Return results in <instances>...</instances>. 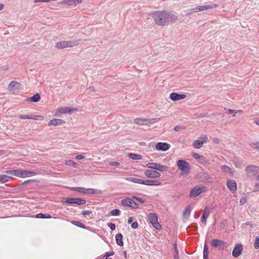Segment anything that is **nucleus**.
<instances>
[{"label":"nucleus","mask_w":259,"mask_h":259,"mask_svg":"<svg viewBox=\"0 0 259 259\" xmlns=\"http://www.w3.org/2000/svg\"><path fill=\"white\" fill-rule=\"evenodd\" d=\"M247 202V199L245 197H242L240 199L239 204L243 205Z\"/></svg>","instance_id":"obj_54"},{"label":"nucleus","mask_w":259,"mask_h":259,"mask_svg":"<svg viewBox=\"0 0 259 259\" xmlns=\"http://www.w3.org/2000/svg\"><path fill=\"white\" fill-rule=\"evenodd\" d=\"M222 240L218 239H213L211 240L210 245L212 247H219Z\"/></svg>","instance_id":"obj_34"},{"label":"nucleus","mask_w":259,"mask_h":259,"mask_svg":"<svg viewBox=\"0 0 259 259\" xmlns=\"http://www.w3.org/2000/svg\"><path fill=\"white\" fill-rule=\"evenodd\" d=\"M227 247V243L223 240H222L220 245L219 246V249L223 250L225 248Z\"/></svg>","instance_id":"obj_48"},{"label":"nucleus","mask_w":259,"mask_h":259,"mask_svg":"<svg viewBox=\"0 0 259 259\" xmlns=\"http://www.w3.org/2000/svg\"><path fill=\"white\" fill-rule=\"evenodd\" d=\"M19 117L20 119H31L37 120H41L44 119L43 116L40 115H26V114H20L19 115Z\"/></svg>","instance_id":"obj_16"},{"label":"nucleus","mask_w":259,"mask_h":259,"mask_svg":"<svg viewBox=\"0 0 259 259\" xmlns=\"http://www.w3.org/2000/svg\"><path fill=\"white\" fill-rule=\"evenodd\" d=\"M34 181H35V180H28L25 181L24 182H23L21 184V185H24L27 184L31 183V182H34Z\"/></svg>","instance_id":"obj_61"},{"label":"nucleus","mask_w":259,"mask_h":259,"mask_svg":"<svg viewBox=\"0 0 259 259\" xmlns=\"http://www.w3.org/2000/svg\"><path fill=\"white\" fill-rule=\"evenodd\" d=\"M122 239L123 235L121 233H118L115 235L116 244L119 246H122L124 244Z\"/></svg>","instance_id":"obj_28"},{"label":"nucleus","mask_w":259,"mask_h":259,"mask_svg":"<svg viewBox=\"0 0 259 259\" xmlns=\"http://www.w3.org/2000/svg\"><path fill=\"white\" fill-rule=\"evenodd\" d=\"M206 188L205 186H203L201 188L195 187L190 191L189 196L190 197H196L201 193L204 192Z\"/></svg>","instance_id":"obj_10"},{"label":"nucleus","mask_w":259,"mask_h":259,"mask_svg":"<svg viewBox=\"0 0 259 259\" xmlns=\"http://www.w3.org/2000/svg\"><path fill=\"white\" fill-rule=\"evenodd\" d=\"M186 97L185 94H179L175 92H172L170 94L169 98L174 101H177L182 99H184Z\"/></svg>","instance_id":"obj_15"},{"label":"nucleus","mask_w":259,"mask_h":259,"mask_svg":"<svg viewBox=\"0 0 259 259\" xmlns=\"http://www.w3.org/2000/svg\"><path fill=\"white\" fill-rule=\"evenodd\" d=\"M233 163L236 167L239 168L243 167L244 165L243 163V161L238 159H235L233 161Z\"/></svg>","instance_id":"obj_37"},{"label":"nucleus","mask_w":259,"mask_h":259,"mask_svg":"<svg viewBox=\"0 0 259 259\" xmlns=\"http://www.w3.org/2000/svg\"><path fill=\"white\" fill-rule=\"evenodd\" d=\"M65 41H60L56 43L55 47L58 49H62L67 48Z\"/></svg>","instance_id":"obj_36"},{"label":"nucleus","mask_w":259,"mask_h":259,"mask_svg":"<svg viewBox=\"0 0 259 259\" xmlns=\"http://www.w3.org/2000/svg\"><path fill=\"white\" fill-rule=\"evenodd\" d=\"M197 179L199 182L211 184L213 182V178L210 176L207 172H200L197 175Z\"/></svg>","instance_id":"obj_5"},{"label":"nucleus","mask_w":259,"mask_h":259,"mask_svg":"<svg viewBox=\"0 0 259 259\" xmlns=\"http://www.w3.org/2000/svg\"><path fill=\"white\" fill-rule=\"evenodd\" d=\"M254 247L255 249L259 248V236H257L254 241Z\"/></svg>","instance_id":"obj_47"},{"label":"nucleus","mask_w":259,"mask_h":259,"mask_svg":"<svg viewBox=\"0 0 259 259\" xmlns=\"http://www.w3.org/2000/svg\"><path fill=\"white\" fill-rule=\"evenodd\" d=\"M144 175L148 178H157L160 176V174L154 170L147 169L144 171Z\"/></svg>","instance_id":"obj_13"},{"label":"nucleus","mask_w":259,"mask_h":259,"mask_svg":"<svg viewBox=\"0 0 259 259\" xmlns=\"http://www.w3.org/2000/svg\"><path fill=\"white\" fill-rule=\"evenodd\" d=\"M153 119H145L142 118H136L135 119V122L139 125H147L149 123H151V121Z\"/></svg>","instance_id":"obj_24"},{"label":"nucleus","mask_w":259,"mask_h":259,"mask_svg":"<svg viewBox=\"0 0 259 259\" xmlns=\"http://www.w3.org/2000/svg\"><path fill=\"white\" fill-rule=\"evenodd\" d=\"M170 148V144L165 142H158L155 145V149L157 151H166Z\"/></svg>","instance_id":"obj_11"},{"label":"nucleus","mask_w":259,"mask_h":259,"mask_svg":"<svg viewBox=\"0 0 259 259\" xmlns=\"http://www.w3.org/2000/svg\"><path fill=\"white\" fill-rule=\"evenodd\" d=\"M155 23L158 25L164 26L169 23H175L178 20V17L170 12L166 10L154 11L150 14Z\"/></svg>","instance_id":"obj_1"},{"label":"nucleus","mask_w":259,"mask_h":259,"mask_svg":"<svg viewBox=\"0 0 259 259\" xmlns=\"http://www.w3.org/2000/svg\"><path fill=\"white\" fill-rule=\"evenodd\" d=\"M92 213L91 210H83L81 212V214L84 216L89 215Z\"/></svg>","instance_id":"obj_53"},{"label":"nucleus","mask_w":259,"mask_h":259,"mask_svg":"<svg viewBox=\"0 0 259 259\" xmlns=\"http://www.w3.org/2000/svg\"><path fill=\"white\" fill-rule=\"evenodd\" d=\"M34 181H35V180H28L25 181L24 182H23L21 184V185H24L27 184L31 183V182H34Z\"/></svg>","instance_id":"obj_60"},{"label":"nucleus","mask_w":259,"mask_h":259,"mask_svg":"<svg viewBox=\"0 0 259 259\" xmlns=\"http://www.w3.org/2000/svg\"><path fill=\"white\" fill-rule=\"evenodd\" d=\"M226 185L229 190L232 193L236 192L237 189V183L235 180H228L226 182Z\"/></svg>","instance_id":"obj_12"},{"label":"nucleus","mask_w":259,"mask_h":259,"mask_svg":"<svg viewBox=\"0 0 259 259\" xmlns=\"http://www.w3.org/2000/svg\"><path fill=\"white\" fill-rule=\"evenodd\" d=\"M109 165L112 166H118L120 163L116 161H110L109 163Z\"/></svg>","instance_id":"obj_56"},{"label":"nucleus","mask_w":259,"mask_h":259,"mask_svg":"<svg viewBox=\"0 0 259 259\" xmlns=\"http://www.w3.org/2000/svg\"><path fill=\"white\" fill-rule=\"evenodd\" d=\"M251 146L252 148L253 147V146H255V149L257 150H259V142H258L251 143Z\"/></svg>","instance_id":"obj_57"},{"label":"nucleus","mask_w":259,"mask_h":259,"mask_svg":"<svg viewBox=\"0 0 259 259\" xmlns=\"http://www.w3.org/2000/svg\"><path fill=\"white\" fill-rule=\"evenodd\" d=\"M20 83L16 81H12L9 84L8 90L11 92H15L17 90H18L20 89Z\"/></svg>","instance_id":"obj_17"},{"label":"nucleus","mask_w":259,"mask_h":259,"mask_svg":"<svg viewBox=\"0 0 259 259\" xmlns=\"http://www.w3.org/2000/svg\"><path fill=\"white\" fill-rule=\"evenodd\" d=\"M191 212V207L190 205H187L185 208V210L183 211V215L187 218H189Z\"/></svg>","instance_id":"obj_38"},{"label":"nucleus","mask_w":259,"mask_h":259,"mask_svg":"<svg viewBox=\"0 0 259 259\" xmlns=\"http://www.w3.org/2000/svg\"><path fill=\"white\" fill-rule=\"evenodd\" d=\"M243 250V246L241 244H237L234 247L232 251V256L234 257H238L239 256Z\"/></svg>","instance_id":"obj_14"},{"label":"nucleus","mask_w":259,"mask_h":259,"mask_svg":"<svg viewBox=\"0 0 259 259\" xmlns=\"http://www.w3.org/2000/svg\"><path fill=\"white\" fill-rule=\"evenodd\" d=\"M120 213V211L118 209H114L110 211V214L113 216H118Z\"/></svg>","instance_id":"obj_44"},{"label":"nucleus","mask_w":259,"mask_h":259,"mask_svg":"<svg viewBox=\"0 0 259 259\" xmlns=\"http://www.w3.org/2000/svg\"><path fill=\"white\" fill-rule=\"evenodd\" d=\"M146 166L149 168L162 171H166L167 169V167L166 165H161L156 163H148L147 164Z\"/></svg>","instance_id":"obj_9"},{"label":"nucleus","mask_w":259,"mask_h":259,"mask_svg":"<svg viewBox=\"0 0 259 259\" xmlns=\"http://www.w3.org/2000/svg\"><path fill=\"white\" fill-rule=\"evenodd\" d=\"M38 174V172L35 171L23 170V178L35 176L37 175Z\"/></svg>","instance_id":"obj_30"},{"label":"nucleus","mask_w":259,"mask_h":259,"mask_svg":"<svg viewBox=\"0 0 259 259\" xmlns=\"http://www.w3.org/2000/svg\"><path fill=\"white\" fill-rule=\"evenodd\" d=\"M177 165L179 169L184 174H188L189 173L190 164L186 160L179 159L177 162Z\"/></svg>","instance_id":"obj_7"},{"label":"nucleus","mask_w":259,"mask_h":259,"mask_svg":"<svg viewBox=\"0 0 259 259\" xmlns=\"http://www.w3.org/2000/svg\"><path fill=\"white\" fill-rule=\"evenodd\" d=\"M203 255V259H208V249L206 243H205L204 245Z\"/></svg>","instance_id":"obj_41"},{"label":"nucleus","mask_w":259,"mask_h":259,"mask_svg":"<svg viewBox=\"0 0 259 259\" xmlns=\"http://www.w3.org/2000/svg\"><path fill=\"white\" fill-rule=\"evenodd\" d=\"M6 173L9 175L23 178V169H17L14 170H9L6 171Z\"/></svg>","instance_id":"obj_19"},{"label":"nucleus","mask_w":259,"mask_h":259,"mask_svg":"<svg viewBox=\"0 0 259 259\" xmlns=\"http://www.w3.org/2000/svg\"><path fill=\"white\" fill-rule=\"evenodd\" d=\"M221 168L223 172H227L231 176H233L234 171L229 166L224 165L221 166Z\"/></svg>","instance_id":"obj_29"},{"label":"nucleus","mask_w":259,"mask_h":259,"mask_svg":"<svg viewBox=\"0 0 259 259\" xmlns=\"http://www.w3.org/2000/svg\"><path fill=\"white\" fill-rule=\"evenodd\" d=\"M67 48H71L74 46H77L78 45V41H65Z\"/></svg>","instance_id":"obj_40"},{"label":"nucleus","mask_w":259,"mask_h":259,"mask_svg":"<svg viewBox=\"0 0 259 259\" xmlns=\"http://www.w3.org/2000/svg\"><path fill=\"white\" fill-rule=\"evenodd\" d=\"M65 123V121L61 119L55 118L50 120L48 123L49 126L59 125Z\"/></svg>","instance_id":"obj_23"},{"label":"nucleus","mask_w":259,"mask_h":259,"mask_svg":"<svg viewBox=\"0 0 259 259\" xmlns=\"http://www.w3.org/2000/svg\"><path fill=\"white\" fill-rule=\"evenodd\" d=\"M259 166L254 165H248L245 167V171L247 175L249 177H254L258 175L259 174Z\"/></svg>","instance_id":"obj_8"},{"label":"nucleus","mask_w":259,"mask_h":259,"mask_svg":"<svg viewBox=\"0 0 259 259\" xmlns=\"http://www.w3.org/2000/svg\"><path fill=\"white\" fill-rule=\"evenodd\" d=\"M40 99L41 97L39 94L36 93L33 96L28 98L26 100L31 102L36 103L38 102Z\"/></svg>","instance_id":"obj_27"},{"label":"nucleus","mask_w":259,"mask_h":259,"mask_svg":"<svg viewBox=\"0 0 259 259\" xmlns=\"http://www.w3.org/2000/svg\"><path fill=\"white\" fill-rule=\"evenodd\" d=\"M217 7V5L216 4H208V5H205L203 6H197L195 8H192V9L188 10L187 12L186 15H189L194 12H200L201 11L211 9H213L214 8H216Z\"/></svg>","instance_id":"obj_4"},{"label":"nucleus","mask_w":259,"mask_h":259,"mask_svg":"<svg viewBox=\"0 0 259 259\" xmlns=\"http://www.w3.org/2000/svg\"><path fill=\"white\" fill-rule=\"evenodd\" d=\"M148 220L153 227L157 230L162 228L161 225L158 222V215L155 213H150L148 214Z\"/></svg>","instance_id":"obj_6"},{"label":"nucleus","mask_w":259,"mask_h":259,"mask_svg":"<svg viewBox=\"0 0 259 259\" xmlns=\"http://www.w3.org/2000/svg\"><path fill=\"white\" fill-rule=\"evenodd\" d=\"M213 142L215 144H219L220 142V139L218 138H214L213 139Z\"/></svg>","instance_id":"obj_62"},{"label":"nucleus","mask_w":259,"mask_h":259,"mask_svg":"<svg viewBox=\"0 0 259 259\" xmlns=\"http://www.w3.org/2000/svg\"><path fill=\"white\" fill-rule=\"evenodd\" d=\"M161 184V182L158 180H144L143 185H145L147 186H160Z\"/></svg>","instance_id":"obj_21"},{"label":"nucleus","mask_w":259,"mask_h":259,"mask_svg":"<svg viewBox=\"0 0 259 259\" xmlns=\"http://www.w3.org/2000/svg\"><path fill=\"white\" fill-rule=\"evenodd\" d=\"M82 0H64L62 4L65 6L76 5L82 3Z\"/></svg>","instance_id":"obj_22"},{"label":"nucleus","mask_w":259,"mask_h":259,"mask_svg":"<svg viewBox=\"0 0 259 259\" xmlns=\"http://www.w3.org/2000/svg\"><path fill=\"white\" fill-rule=\"evenodd\" d=\"M132 198L133 199H135L137 200V201H138L141 203H144L145 202V199H143V198H140V197H137L136 196H133Z\"/></svg>","instance_id":"obj_49"},{"label":"nucleus","mask_w":259,"mask_h":259,"mask_svg":"<svg viewBox=\"0 0 259 259\" xmlns=\"http://www.w3.org/2000/svg\"><path fill=\"white\" fill-rule=\"evenodd\" d=\"M61 202L69 205L76 204L78 205L84 204L87 202L85 199L80 198H63L61 200Z\"/></svg>","instance_id":"obj_3"},{"label":"nucleus","mask_w":259,"mask_h":259,"mask_svg":"<svg viewBox=\"0 0 259 259\" xmlns=\"http://www.w3.org/2000/svg\"><path fill=\"white\" fill-rule=\"evenodd\" d=\"M107 226L110 228L111 231L115 230L116 228L115 224L112 223H109L107 224Z\"/></svg>","instance_id":"obj_52"},{"label":"nucleus","mask_w":259,"mask_h":259,"mask_svg":"<svg viewBox=\"0 0 259 259\" xmlns=\"http://www.w3.org/2000/svg\"><path fill=\"white\" fill-rule=\"evenodd\" d=\"M77 108H69L68 107H62L59 109V112L61 114L63 113H70L71 112L76 111Z\"/></svg>","instance_id":"obj_25"},{"label":"nucleus","mask_w":259,"mask_h":259,"mask_svg":"<svg viewBox=\"0 0 259 259\" xmlns=\"http://www.w3.org/2000/svg\"><path fill=\"white\" fill-rule=\"evenodd\" d=\"M114 254V252L112 251L111 252H106L105 254L102 257L101 259H107L109 258L110 256H112Z\"/></svg>","instance_id":"obj_43"},{"label":"nucleus","mask_w":259,"mask_h":259,"mask_svg":"<svg viewBox=\"0 0 259 259\" xmlns=\"http://www.w3.org/2000/svg\"><path fill=\"white\" fill-rule=\"evenodd\" d=\"M138 226H139V225L137 221L133 222L131 224V227L134 229H137L138 228Z\"/></svg>","instance_id":"obj_55"},{"label":"nucleus","mask_w":259,"mask_h":259,"mask_svg":"<svg viewBox=\"0 0 259 259\" xmlns=\"http://www.w3.org/2000/svg\"><path fill=\"white\" fill-rule=\"evenodd\" d=\"M69 189L70 190L75 191L84 194L101 195L103 194V191L102 190L93 188H85L81 187H70Z\"/></svg>","instance_id":"obj_2"},{"label":"nucleus","mask_w":259,"mask_h":259,"mask_svg":"<svg viewBox=\"0 0 259 259\" xmlns=\"http://www.w3.org/2000/svg\"><path fill=\"white\" fill-rule=\"evenodd\" d=\"M200 138L202 140L201 141L203 143H206L208 140L207 136L206 135H202Z\"/></svg>","instance_id":"obj_50"},{"label":"nucleus","mask_w":259,"mask_h":259,"mask_svg":"<svg viewBox=\"0 0 259 259\" xmlns=\"http://www.w3.org/2000/svg\"><path fill=\"white\" fill-rule=\"evenodd\" d=\"M226 227V223L225 222H222L220 225V229L223 230Z\"/></svg>","instance_id":"obj_59"},{"label":"nucleus","mask_w":259,"mask_h":259,"mask_svg":"<svg viewBox=\"0 0 259 259\" xmlns=\"http://www.w3.org/2000/svg\"><path fill=\"white\" fill-rule=\"evenodd\" d=\"M71 223L72 224L78 227L84 229H87V227L79 221H73L71 222Z\"/></svg>","instance_id":"obj_42"},{"label":"nucleus","mask_w":259,"mask_h":259,"mask_svg":"<svg viewBox=\"0 0 259 259\" xmlns=\"http://www.w3.org/2000/svg\"><path fill=\"white\" fill-rule=\"evenodd\" d=\"M130 207L133 209H137L139 207V205L133 200Z\"/></svg>","instance_id":"obj_51"},{"label":"nucleus","mask_w":259,"mask_h":259,"mask_svg":"<svg viewBox=\"0 0 259 259\" xmlns=\"http://www.w3.org/2000/svg\"><path fill=\"white\" fill-rule=\"evenodd\" d=\"M209 213L210 212L209 211H208V206H205L203 210V213L201 218V222L204 225H206V220L209 215Z\"/></svg>","instance_id":"obj_20"},{"label":"nucleus","mask_w":259,"mask_h":259,"mask_svg":"<svg viewBox=\"0 0 259 259\" xmlns=\"http://www.w3.org/2000/svg\"><path fill=\"white\" fill-rule=\"evenodd\" d=\"M127 155L128 157L133 160H140L142 159V156L138 154L128 153Z\"/></svg>","instance_id":"obj_33"},{"label":"nucleus","mask_w":259,"mask_h":259,"mask_svg":"<svg viewBox=\"0 0 259 259\" xmlns=\"http://www.w3.org/2000/svg\"><path fill=\"white\" fill-rule=\"evenodd\" d=\"M192 156L195 159L198 160L199 163L201 164H207L208 163V160L206 159L203 155H200L197 153H193L192 154Z\"/></svg>","instance_id":"obj_18"},{"label":"nucleus","mask_w":259,"mask_h":259,"mask_svg":"<svg viewBox=\"0 0 259 259\" xmlns=\"http://www.w3.org/2000/svg\"><path fill=\"white\" fill-rule=\"evenodd\" d=\"M225 110H226V113L228 114H233V116H235L236 113L237 112L236 111H235L234 110H233V109H226V108H225Z\"/></svg>","instance_id":"obj_46"},{"label":"nucleus","mask_w":259,"mask_h":259,"mask_svg":"<svg viewBox=\"0 0 259 259\" xmlns=\"http://www.w3.org/2000/svg\"><path fill=\"white\" fill-rule=\"evenodd\" d=\"M125 179L127 181H128L130 182L137 183V184H144V180L140 179L134 177H126Z\"/></svg>","instance_id":"obj_26"},{"label":"nucleus","mask_w":259,"mask_h":259,"mask_svg":"<svg viewBox=\"0 0 259 259\" xmlns=\"http://www.w3.org/2000/svg\"><path fill=\"white\" fill-rule=\"evenodd\" d=\"M257 191H259V183L255 184L253 190V192H256Z\"/></svg>","instance_id":"obj_58"},{"label":"nucleus","mask_w":259,"mask_h":259,"mask_svg":"<svg viewBox=\"0 0 259 259\" xmlns=\"http://www.w3.org/2000/svg\"><path fill=\"white\" fill-rule=\"evenodd\" d=\"M13 179V177L6 175H0V183H4L10 181Z\"/></svg>","instance_id":"obj_31"},{"label":"nucleus","mask_w":259,"mask_h":259,"mask_svg":"<svg viewBox=\"0 0 259 259\" xmlns=\"http://www.w3.org/2000/svg\"><path fill=\"white\" fill-rule=\"evenodd\" d=\"M133 199L129 198H124L121 200V204L124 206H129L131 205Z\"/></svg>","instance_id":"obj_32"},{"label":"nucleus","mask_w":259,"mask_h":259,"mask_svg":"<svg viewBox=\"0 0 259 259\" xmlns=\"http://www.w3.org/2000/svg\"><path fill=\"white\" fill-rule=\"evenodd\" d=\"M65 164L69 166H72L74 167H76L77 165V163L74 162L73 160H68L66 161Z\"/></svg>","instance_id":"obj_45"},{"label":"nucleus","mask_w":259,"mask_h":259,"mask_svg":"<svg viewBox=\"0 0 259 259\" xmlns=\"http://www.w3.org/2000/svg\"><path fill=\"white\" fill-rule=\"evenodd\" d=\"M84 158V156L81 155H78L76 156V159L77 160L82 159Z\"/></svg>","instance_id":"obj_63"},{"label":"nucleus","mask_w":259,"mask_h":259,"mask_svg":"<svg viewBox=\"0 0 259 259\" xmlns=\"http://www.w3.org/2000/svg\"><path fill=\"white\" fill-rule=\"evenodd\" d=\"M203 142H202L201 140H195L193 143V146L196 149H200L203 145Z\"/></svg>","instance_id":"obj_35"},{"label":"nucleus","mask_w":259,"mask_h":259,"mask_svg":"<svg viewBox=\"0 0 259 259\" xmlns=\"http://www.w3.org/2000/svg\"><path fill=\"white\" fill-rule=\"evenodd\" d=\"M87 90L89 92H92L95 91V90L93 87H90Z\"/></svg>","instance_id":"obj_64"},{"label":"nucleus","mask_w":259,"mask_h":259,"mask_svg":"<svg viewBox=\"0 0 259 259\" xmlns=\"http://www.w3.org/2000/svg\"><path fill=\"white\" fill-rule=\"evenodd\" d=\"M35 218L39 219H50L52 217L48 213H39L36 215Z\"/></svg>","instance_id":"obj_39"}]
</instances>
